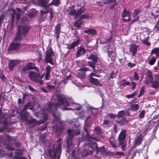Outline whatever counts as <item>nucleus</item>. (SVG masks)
I'll use <instances>...</instances> for the list:
<instances>
[{
  "instance_id": "nucleus-47",
  "label": "nucleus",
  "mask_w": 159,
  "mask_h": 159,
  "mask_svg": "<svg viewBox=\"0 0 159 159\" xmlns=\"http://www.w3.org/2000/svg\"><path fill=\"white\" fill-rule=\"evenodd\" d=\"M154 30L156 32L159 30V20L157 21V24L154 26Z\"/></svg>"
},
{
  "instance_id": "nucleus-3",
  "label": "nucleus",
  "mask_w": 159,
  "mask_h": 159,
  "mask_svg": "<svg viewBox=\"0 0 159 159\" xmlns=\"http://www.w3.org/2000/svg\"><path fill=\"white\" fill-rule=\"evenodd\" d=\"M75 6L72 5L69 7L67 10L70 15L74 16L76 17L80 16L85 11V9L84 7L82 6L80 8L76 10L75 8Z\"/></svg>"
},
{
  "instance_id": "nucleus-1",
  "label": "nucleus",
  "mask_w": 159,
  "mask_h": 159,
  "mask_svg": "<svg viewBox=\"0 0 159 159\" xmlns=\"http://www.w3.org/2000/svg\"><path fill=\"white\" fill-rule=\"evenodd\" d=\"M57 96L58 100L57 103L52 104L51 102H48L45 105L43 109V114L41 113L40 114L42 122H44L48 119V115L47 111L51 112H52L53 108L56 109L59 107H60L63 110H72L70 108H67L65 107L69 106V103L64 95L60 94H58Z\"/></svg>"
},
{
  "instance_id": "nucleus-52",
  "label": "nucleus",
  "mask_w": 159,
  "mask_h": 159,
  "mask_svg": "<svg viewBox=\"0 0 159 159\" xmlns=\"http://www.w3.org/2000/svg\"><path fill=\"white\" fill-rule=\"evenodd\" d=\"M133 17L134 19L132 21V23L138 21L139 18V17L138 16H135L133 15Z\"/></svg>"
},
{
  "instance_id": "nucleus-62",
  "label": "nucleus",
  "mask_w": 159,
  "mask_h": 159,
  "mask_svg": "<svg viewBox=\"0 0 159 159\" xmlns=\"http://www.w3.org/2000/svg\"><path fill=\"white\" fill-rule=\"evenodd\" d=\"M115 77L116 75L115 72L114 71L112 72L110 75L109 78L112 79Z\"/></svg>"
},
{
  "instance_id": "nucleus-28",
  "label": "nucleus",
  "mask_w": 159,
  "mask_h": 159,
  "mask_svg": "<svg viewBox=\"0 0 159 159\" xmlns=\"http://www.w3.org/2000/svg\"><path fill=\"white\" fill-rule=\"evenodd\" d=\"M84 32L88 34H95L96 33V31L93 29H89L84 30Z\"/></svg>"
},
{
  "instance_id": "nucleus-56",
  "label": "nucleus",
  "mask_w": 159,
  "mask_h": 159,
  "mask_svg": "<svg viewBox=\"0 0 159 159\" xmlns=\"http://www.w3.org/2000/svg\"><path fill=\"white\" fill-rule=\"evenodd\" d=\"M108 115L111 119H114L117 116L116 114H113L112 113H109L108 114Z\"/></svg>"
},
{
  "instance_id": "nucleus-21",
  "label": "nucleus",
  "mask_w": 159,
  "mask_h": 159,
  "mask_svg": "<svg viewBox=\"0 0 159 159\" xmlns=\"http://www.w3.org/2000/svg\"><path fill=\"white\" fill-rule=\"evenodd\" d=\"M89 80L91 84L96 86H101V84L97 79L94 78L93 77H89Z\"/></svg>"
},
{
  "instance_id": "nucleus-26",
  "label": "nucleus",
  "mask_w": 159,
  "mask_h": 159,
  "mask_svg": "<svg viewBox=\"0 0 159 159\" xmlns=\"http://www.w3.org/2000/svg\"><path fill=\"white\" fill-rule=\"evenodd\" d=\"M21 115V118L22 120L24 121H27L28 119V117L29 116V114L28 112L26 111L21 114V111L20 112Z\"/></svg>"
},
{
  "instance_id": "nucleus-30",
  "label": "nucleus",
  "mask_w": 159,
  "mask_h": 159,
  "mask_svg": "<svg viewBox=\"0 0 159 159\" xmlns=\"http://www.w3.org/2000/svg\"><path fill=\"white\" fill-rule=\"evenodd\" d=\"M19 26H20L21 27V30L22 29V34L23 35L25 36L29 30L28 27L26 26H23L22 27L20 25H19Z\"/></svg>"
},
{
  "instance_id": "nucleus-54",
  "label": "nucleus",
  "mask_w": 159,
  "mask_h": 159,
  "mask_svg": "<svg viewBox=\"0 0 159 159\" xmlns=\"http://www.w3.org/2000/svg\"><path fill=\"white\" fill-rule=\"evenodd\" d=\"M129 84L130 82L127 81L125 80H124L122 81V85L123 86L129 85Z\"/></svg>"
},
{
  "instance_id": "nucleus-46",
  "label": "nucleus",
  "mask_w": 159,
  "mask_h": 159,
  "mask_svg": "<svg viewBox=\"0 0 159 159\" xmlns=\"http://www.w3.org/2000/svg\"><path fill=\"white\" fill-rule=\"evenodd\" d=\"M141 10L139 9H136L134 10L133 13V15L138 16V14L140 12Z\"/></svg>"
},
{
  "instance_id": "nucleus-64",
  "label": "nucleus",
  "mask_w": 159,
  "mask_h": 159,
  "mask_svg": "<svg viewBox=\"0 0 159 159\" xmlns=\"http://www.w3.org/2000/svg\"><path fill=\"white\" fill-rule=\"evenodd\" d=\"M134 79L136 80H139V77L136 72H135L134 75Z\"/></svg>"
},
{
  "instance_id": "nucleus-41",
  "label": "nucleus",
  "mask_w": 159,
  "mask_h": 159,
  "mask_svg": "<svg viewBox=\"0 0 159 159\" xmlns=\"http://www.w3.org/2000/svg\"><path fill=\"white\" fill-rule=\"evenodd\" d=\"M21 72H22L23 73H27L28 71V70H29V69L28 68V67L27 66V65L26 66L23 67L22 69L21 68Z\"/></svg>"
},
{
  "instance_id": "nucleus-42",
  "label": "nucleus",
  "mask_w": 159,
  "mask_h": 159,
  "mask_svg": "<svg viewBox=\"0 0 159 159\" xmlns=\"http://www.w3.org/2000/svg\"><path fill=\"white\" fill-rule=\"evenodd\" d=\"M116 0H104L103 1L104 4H107L110 3H115Z\"/></svg>"
},
{
  "instance_id": "nucleus-45",
  "label": "nucleus",
  "mask_w": 159,
  "mask_h": 159,
  "mask_svg": "<svg viewBox=\"0 0 159 159\" xmlns=\"http://www.w3.org/2000/svg\"><path fill=\"white\" fill-rule=\"evenodd\" d=\"M82 24V22L79 20L77 21L74 23L75 25L78 28H80Z\"/></svg>"
},
{
  "instance_id": "nucleus-37",
  "label": "nucleus",
  "mask_w": 159,
  "mask_h": 159,
  "mask_svg": "<svg viewBox=\"0 0 159 159\" xmlns=\"http://www.w3.org/2000/svg\"><path fill=\"white\" fill-rule=\"evenodd\" d=\"M96 62H94V61H89L88 62V65L92 67L93 69V70H94V69L95 68V63Z\"/></svg>"
},
{
  "instance_id": "nucleus-59",
  "label": "nucleus",
  "mask_w": 159,
  "mask_h": 159,
  "mask_svg": "<svg viewBox=\"0 0 159 159\" xmlns=\"http://www.w3.org/2000/svg\"><path fill=\"white\" fill-rule=\"evenodd\" d=\"M46 128V126L45 125L43 127H40L38 128L37 129L38 131H41L45 130Z\"/></svg>"
},
{
  "instance_id": "nucleus-11",
  "label": "nucleus",
  "mask_w": 159,
  "mask_h": 159,
  "mask_svg": "<svg viewBox=\"0 0 159 159\" xmlns=\"http://www.w3.org/2000/svg\"><path fill=\"white\" fill-rule=\"evenodd\" d=\"M130 12L127 11L126 9H125L121 13L122 17L123 18L122 20L125 22L130 20Z\"/></svg>"
},
{
  "instance_id": "nucleus-16",
  "label": "nucleus",
  "mask_w": 159,
  "mask_h": 159,
  "mask_svg": "<svg viewBox=\"0 0 159 159\" xmlns=\"http://www.w3.org/2000/svg\"><path fill=\"white\" fill-rule=\"evenodd\" d=\"M21 27L20 26H18L17 28V31L16 36L15 39L13 40H15L16 42L19 43L22 39L21 37Z\"/></svg>"
},
{
  "instance_id": "nucleus-51",
  "label": "nucleus",
  "mask_w": 159,
  "mask_h": 159,
  "mask_svg": "<svg viewBox=\"0 0 159 159\" xmlns=\"http://www.w3.org/2000/svg\"><path fill=\"white\" fill-rule=\"evenodd\" d=\"M2 127L5 128L6 129H7L8 126V123L7 121L5 120L2 122Z\"/></svg>"
},
{
  "instance_id": "nucleus-27",
  "label": "nucleus",
  "mask_w": 159,
  "mask_h": 159,
  "mask_svg": "<svg viewBox=\"0 0 159 159\" xmlns=\"http://www.w3.org/2000/svg\"><path fill=\"white\" fill-rule=\"evenodd\" d=\"M139 107V104H133L131 105L129 109L134 111H136L138 110Z\"/></svg>"
},
{
  "instance_id": "nucleus-55",
  "label": "nucleus",
  "mask_w": 159,
  "mask_h": 159,
  "mask_svg": "<svg viewBox=\"0 0 159 159\" xmlns=\"http://www.w3.org/2000/svg\"><path fill=\"white\" fill-rule=\"evenodd\" d=\"M110 46L109 45L104 46L103 47V49L105 52H109Z\"/></svg>"
},
{
  "instance_id": "nucleus-63",
  "label": "nucleus",
  "mask_w": 159,
  "mask_h": 159,
  "mask_svg": "<svg viewBox=\"0 0 159 159\" xmlns=\"http://www.w3.org/2000/svg\"><path fill=\"white\" fill-rule=\"evenodd\" d=\"M94 131L97 134H99L100 132V130L98 127H96L94 129Z\"/></svg>"
},
{
  "instance_id": "nucleus-48",
  "label": "nucleus",
  "mask_w": 159,
  "mask_h": 159,
  "mask_svg": "<svg viewBox=\"0 0 159 159\" xmlns=\"http://www.w3.org/2000/svg\"><path fill=\"white\" fill-rule=\"evenodd\" d=\"M51 67L49 65H48L46 67V74H50Z\"/></svg>"
},
{
  "instance_id": "nucleus-12",
  "label": "nucleus",
  "mask_w": 159,
  "mask_h": 159,
  "mask_svg": "<svg viewBox=\"0 0 159 159\" xmlns=\"http://www.w3.org/2000/svg\"><path fill=\"white\" fill-rule=\"evenodd\" d=\"M139 46L135 44H131L129 48V51L132 57L134 56L137 53Z\"/></svg>"
},
{
  "instance_id": "nucleus-10",
  "label": "nucleus",
  "mask_w": 159,
  "mask_h": 159,
  "mask_svg": "<svg viewBox=\"0 0 159 159\" xmlns=\"http://www.w3.org/2000/svg\"><path fill=\"white\" fill-rule=\"evenodd\" d=\"M20 44L19 43L16 42L15 40H13L10 44L8 48L9 51H17L19 48Z\"/></svg>"
},
{
  "instance_id": "nucleus-57",
  "label": "nucleus",
  "mask_w": 159,
  "mask_h": 159,
  "mask_svg": "<svg viewBox=\"0 0 159 159\" xmlns=\"http://www.w3.org/2000/svg\"><path fill=\"white\" fill-rule=\"evenodd\" d=\"M119 60L121 64V65H123L125 63V58L119 59Z\"/></svg>"
},
{
  "instance_id": "nucleus-23",
  "label": "nucleus",
  "mask_w": 159,
  "mask_h": 159,
  "mask_svg": "<svg viewBox=\"0 0 159 159\" xmlns=\"http://www.w3.org/2000/svg\"><path fill=\"white\" fill-rule=\"evenodd\" d=\"M38 13V11L35 9H31L29 12L28 15L30 17H34L36 16Z\"/></svg>"
},
{
  "instance_id": "nucleus-20",
  "label": "nucleus",
  "mask_w": 159,
  "mask_h": 159,
  "mask_svg": "<svg viewBox=\"0 0 159 159\" xmlns=\"http://www.w3.org/2000/svg\"><path fill=\"white\" fill-rule=\"evenodd\" d=\"M85 49L83 47L80 46V47L79 49L77 51L76 56V57H78L80 56L85 54Z\"/></svg>"
},
{
  "instance_id": "nucleus-49",
  "label": "nucleus",
  "mask_w": 159,
  "mask_h": 159,
  "mask_svg": "<svg viewBox=\"0 0 159 159\" xmlns=\"http://www.w3.org/2000/svg\"><path fill=\"white\" fill-rule=\"evenodd\" d=\"M144 86H143L141 89L140 93L138 96V98H140L141 96L143 94H144L145 92V90L144 89Z\"/></svg>"
},
{
  "instance_id": "nucleus-18",
  "label": "nucleus",
  "mask_w": 159,
  "mask_h": 159,
  "mask_svg": "<svg viewBox=\"0 0 159 159\" xmlns=\"http://www.w3.org/2000/svg\"><path fill=\"white\" fill-rule=\"evenodd\" d=\"M50 9H48V10H45V11L41 10L40 11L41 14L40 17V20L41 21H43L45 20L49 11Z\"/></svg>"
},
{
  "instance_id": "nucleus-33",
  "label": "nucleus",
  "mask_w": 159,
  "mask_h": 159,
  "mask_svg": "<svg viewBox=\"0 0 159 159\" xmlns=\"http://www.w3.org/2000/svg\"><path fill=\"white\" fill-rule=\"evenodd\" d=\"M148 37H147L146 38H144V39L141 40L142 43L147 46H150L151 45L150 42L148 41Z\"/></svg>"
},
{
  "instance_id": "nucleus-4",
  "label": "nucleus",
  "mask_w": 159,
  "mask_h": 159,
  "mask_svg": "<svg viewBox=\"0 0 159 159\" xmlns=\"http://www.w3.org/2000/svg\"><path fill=\"white\" fill-rule=\"evenodd\" d=\"M38 72L35 73L33 71H31L29 73V76L30 79L33 81L39 84L40 85H43V82L42 79L44 76V75H41L38 70Z\"/></svg>"
},
{
  "instance_id": "nucleus-53",
  "label": "nucleus",
  "mask_w": 159,
  "mask_h": 159,
  "mask_svg": "<svg viewBox=\"0 0 159 159\" xmlns=\"http://www.w3.org/2000/svg\"><path fill=\"white\" fill-rule=\"evenodd\" d=\"M114 155L115 156H119L120 157H121V156H124L125 154H124L122 152H116L115 153H114Z\"/></svg>"
},
{
  "instance_id": "nucleus-22",
  "label": "nucleus",
  "mask_w": 159,
  "mask_h": 159,
  "mask_svg": "<svg viewBox=\"0 0 159 159\" xmlns=\"http://www.w3.org/2000/svg\"><path fill=\"white\" fill-rule=\"evenodd\" d=\"M79 43V40H77L76 41L73 42L71 44L67 45V48L69 49H72L74 48L78 45Z\"/></svg>"
},
{
  "instance_id": "nucleus-25",
  "label": "nucleus",
  "mask_w": 159,
  "mask_h": 159,
  "mask_svg": "<svg viewBox=\"0 0 159 159\" xmlns=\"http://www.w3.org/2000/svg\"><path fill=\"white\" fill-rule=\"evenodd\" d=\"M128 120L125 118H123L120 120H118L116 121V122L120 125H127L128 123Z\"/></svg>"
},
{
  "instance_id": "nucleus-60",
  "label": "nucleus",
  "mask_w": 159,
  "mask_h": 159,
  "mask_svg": "<svg viewBox=\"0 0 159 159\" xmlns=\"http://www.w3.org/2000/svg\"><path fill=\"white\" fill-rule=\"evenodd\" d=\"M6 148L10 151H13L15 150V148L14 147H11L10 145H7L6 146Z\"/></svg>"
},
{
  "instance_id": "nucleus-17",
  "label": "nucleus",
  "mask_w": 159,
  "mask_h": 159,
  "mask_svg": "<svg viewBox=\"0 0 159 159\" xmlns=\"http://www.w3.org/2000/svg\"><path fill=\"white\" fill-rule=\"evenodd\" d=\"M61 26L60 24H58L54 27V33L56 34V38L57 40H58L59 37V34L61 31Z\"/></svg>"
},
{
  "instance_id": "nucleus-39",
  "label": "nucleus",
  "mask_w": 159,
  "mask_h": 159,
  "mask_svg": "<svg viewBox=\"0 0 159 159\" xmlns=\"http://www.w3.org/2000/svg\"><path fill=\"white\" fill-rule=\"evenodd\" d=\"M156 61V58L155 57H152L149 61L148 63L150 65H152L155 63Z\"/></svg>"
},
{
  "instance_id": "nucleus-9",
  "label": "nucleus",
  "mask_w": 159,
  "mask_h": 159,
  "mask_svg": "<svg viewBox=\"0 0 159 159\" xmlns=\"http://www.w3.org/2000/svg\"><path fill=\"white\" fill-rule=\"evenodd\" d=\"M154 80L150 82L151 87L153 89H158L159 88V75L155 74L154 75Z\"/></svg>"
},
{
  "instance_id": "nucleus-36",
  "label": "nucleus",
  "mask_w": 159,
  "mask_h": 159,
  "mask_svg": "<svg viewBox=\"0 0 159 159\" xmlns=\"http://www.w3.org/2000/svg\"><path fill=\"white\" fill-rule=\"evenodd\" d=\"M60 2L59 0H54L51 3L49 4V6H50L52 4H53L56 6H58Z\"/></svg>"
},
{
  "instance_id": "nucleus-38",
  "label": "nucleus",
  "mask_w": 159,
  "mask_h": 159,
  "mask_svg": "<svg viewBox=\"0 0 159 159\" xmlns=\"http://www.w3.org/2000/svg\"><path fill=\"white\" fill-rule=\"evenodd\" d=\"M125 114V111H119L117 114V118L122 117Z\"/></svg>"
},
{
  "instance_id": "nucleus-6",
  "label": "nucleus",
  "mask_w": 159,
  "mask_h": 159,
  "mask_svg": "<svg viewBox=\"0 0 159 159\" xmlns=\"http://www.w3.org/2000/svg\"><path fill=\"white\" fill-rule=\"evenodd\" d=\"M126 131L125 130H122L121 131L118 136V140L119 144L121 146L122 150L124 151L126 145L125 143Z\"/></svg>"
},
{
  "instance_id": "nucleus-8",
  "label": "nucleus",
  "mask_w": 159,
  "mask_h": 159,
  "mask_svg": "<svg viewBox=\"0 0 159 159\" xmlns=\"http://www.w3.org/2000/svg\"><path fill=\"white\" fill-rule=\"evenodd\" d=\"M46 55L45 56V62L46 63H49L53 65V61L52 56L53 54V52L51 49H48L46 52Z\"/></svg>"
},
{
  "instance_id": "nucleus-29",
  "label": "nucleus",
  "mask_w": 159,
  "mask_h": 159,
  "mask_svg": "<svg viewBox=\"0 0 159 159\" xmlns=\"http://www.w3.org/2000/svg\"><path fill=\"white\" fill-rule=\"evenodd\" d=\"M152 54H155L157 57H159V48H155L153 49L151 52Z\"/></svg>"
},
{
  "instance_id": "nucleus-13",
  "label": "nucleus",
  "mask_w": 159,
  "mask_h": 159,
  "mask_svg": "<svg viewBox=\"0 0 159 159\" xmlns=\"http://www.w3.org/2000/svg\"><path fill=\"white\" fill-rule=\"evenodd\" d=\"M79 70L80 72L78 73L77 76L80 79H84L85 77V72L88 70V68L85 67H83L79 69Z\"/></svg>"
},
{
  "instance_id": "nucleus-24",
  "label": "nucleus",
  "mask_w": 159,
  "mask_h": 159,
  "mask_svg": "<svg viewBox=\"0 0 159 159\" xmlns=\"http://www.w3.org/2000/svg\"><path fill=\"white\" fill-rule=\"evenodd\" d=\"M108 55L111 61L115 60L116 54L113 51H109L108 52Z\"/></svg>"
},
{
  "instance_id": "nucleus-43",
  "label": "nucleus",
  "mask_w": 159,
  "mask_h": 159,
  "mask_svg": "<svg viewBox=\"0 0 159 159\" xmlns=\"http://www.w3.org/2000/svg\"><path fill=\"white\" fill-rule=\"evenodd\" d=\"M145 111L144 110H142L140 111L139 114V117L141 119H143L144 117V115L145 114Z\"/></svg>"
},
{
  "instance_id": "nucleus-40",
  "label": "nucleus",
  "mask_w": 159,
  "mask_h": 159,
  "mask_svg": "<svg viewBox=\"0 0 159 159\" xmlns=\"http://www.w3.org/2000/svg\"><path fill=\"white\" fill-rule=\"evenodd\" d=\"M13 13L11 14V20L12 22H13L15 17L16 11L14 9H13L12 10Z\"/></svg>"
},
{
  "instance_id": "nucleus-35",
  "label": "nucleus",
  "mask_w": 159,
  "mask_h": 159,
  "mask_svg": "<svg viewBox=\"0 0 159 159\" xmlns=\"http://www.w3.org/2000/svg\"><path fill=\"white\" fill-rule=\"evenodd\" d=\"M31 105V104L30 103L28 102L26 104H25L23 108V109L21 111V113L22 114L24 111H25L26 110L28 109L29 107H30V106Z\"/></svg>"
},
{
  "instance_id": "nucleus-15",
  "label": "nucleus",
  "mask_w": 159,
  "mask_h": 159,
  "mask_svg": "<svg viewBox=\"0 0 159 159\" xmlns=\"http://www.w3.org/2000/svg\"><path fill=\"white\" fill-rule=\"evenodd\" d=\"M19 61L18 60H10L8 64L9 68L10 70L11 71L13 70L14 67L17 66L19 63Z\"/></svg>"
},
{
  "instance_id": "nucleus-58",
  "label": "nucleus",
  "mask_w": 159,
  "mask_h": 159,
  "mask_svg": "<svg viewBox=\"0 0 159 159\" xmlns=\"http://www.w3.org/2000/svg\"><path fill=\"white\" fill-rule=\"evenodd\" d=\"M84 131L86 133V134L85 135L86 137L88 139H90L91 137L88 134V132L87 129L85 127H84Z\"/></svg>"
},
{
  "instance_id": "nucleus-34",
  "label": "nucleus",
  "mask_w": 159,
  "mask_h": 159,
  "mask_svg": "<svg viewBox=\"0 0 159 159\" xmlns=\"http://www.w3.org/2000/svg\"><path fill=\"white\" fill-rule=\"evenodd\" d=\"M109 141L110 143L111 144L112 147L114 148H116V146L115 143V141L114 140V138L113 136H111L110 137L109 139Z\"/></svg>"
},
{
  "instance_id": "nucleus-61",
  "label": "nucleus",
  "mask_w": 159,
  "mask_h": 159,
  "mask_svg": "<svg viewBox=\"0 0 159 159\" xmlns=\"http://www.w3.org/2000/svg\"><path fill=\"white\" fill-rule=\"evenodd\" d=\"M0 78L2 80H4L6 79V77L2 73H0Z\"/></svg>"
},
{
  "instance_id": "nucleus-14",
  "label": "nucleus",
  "mask_w": 159,
  "mask_h": 159,
  "mask_svg": "<svg viewBox=\"0 0 159 159\" xmlns=\"http://www.w3.org/2000/svg\"><path fill=\"white\" fill-rule=\"evenodd\" d=\"M146 76L148 78L144 81V83L147 85L149 84L150 82L153 80V77L152 72L150 70H148L147 71Z\"/></svg>"
},
{
  "instance_id": "nucleus-19",
  "label": "nucleus",
  "mask_w": 159,
  "mask_h": 159,
  "mask_svg": "<svg viewBox=\"0 0 159 159\" xmlns=\"http://www.w3.org/2000/svg\"><path fill=\"white\" fill-rule=\"evenodd\" d=\"M143 139V137L141 134L135 137L134 140V142L135 145H140Z\"/></svg>"
},
{
  "instance_id": "nucleus-32",
  "label": "nucleus",
  "mask_w": 159,
  "mask_h": 159,
  "mask_svg": "<svg viewBox=\"0 0 159 159\" xmlns=\"http://www.w3.org/2000/svg\"><path fill=\"white\" fill-rule=\"evenodd\" d=\"M27 66L29 70L34 69H35V65L32 62H29L27 64Z\"/></svg>"
},
{
  "instance_id": "nucleus-5",
  "label": "nucleus",
  "mask_w": 159,
  "mask_h": 159,
  "mask_svg": "<svg viewBox=\"0 0 159 159\" xmlns=\"http://www.w3.org/2000/svg\"><path fill=\"white\" fill-rule=\"evenodd\" d=\"M80 130H75L74 129H69L67 130L68 136L67 139V145L70 146L71 144L72 141L74 136L80 134Z\"/></svg>"
},
{
  "instance_id": "nucleus-2",
  "label": "nucleus",
  "mask_w": 159,
  "mask_h": 159,
  "mask_svg": "<svg viewBox=\"0 0 159 159\" xmlns=\"http://www.w3.org/2000/svg\"><path fill=\"white\" fill-rule=\"evenodd\" d=\"M88 146L89 147L88 150H85L83 152V154L84 156L92 154L94 150L93 147L95 148L97 153L99 152L102 153L105 151V147L104 146L98 148L97 143L95 142L93 143L92 144L90 143H88Z\"/></svg>"
},
{
  "instance_id": "nucleus-7",
  "label": "nucleus",
  "mask_w": 159,
  "mask_h": 159,
  "mask_svg": "<svg viewBox=\"0 0 159 159\" xmlns=\"http://www.w3.org/2000/svg\"><path fill=\"white\" fill-rule=\"evenodd\" d=\"M32 2L34 4L42 7L45 10L50 9L49 7V4L48 0H38L35 2V0H32Z\"/></svg>"
},
{
  "instance_id": "nucleus-44",
  "label": "nucleus",
  "mask_w": 159,
  "mask_h": 159,
  "mask_svg": "<svg viewBox=\"0 0 159 159\" xmlns=\"http://www.w3.org/2000/svg\"><path fill=\"white\" fill-rule=\"evenodd\" d=\"M89 18V14L88 13H86L83 14L80 16V18L81 19H88Z\"/></svg>"
},
{
  "instance_id": "nucleus-31",
  "label": "nucleus",
  "mask_w": 159,
  "mask_h": 159,
  "mask_svg": "<svg viewBox=\"0 0 159 159\" xmlns=\"http://www.w3.org/2000/svg\"><path fill=\"white\" fill-rule=\"evenodd\" d=\"M88 58L89 59L92 60V61L96 62L98 61V59L95 55L92 54H91L90 56L88 57Z\"/></svg>"
},
{
  "instance_id": "nucleus-50",
  "label": "nucleus",
  "mask_w": 159,
  "mask_h": 159,
  "mask_svg": "<svg viewBox=\"0 0 159 159\" xmlns=\"http://www.w3.org/2000/svg\"><path fill=\"white\" fill-rule=\"evenodd\" d=\"M7 139L10 142V143H11L12 141H13L14 142L15 141V139L14 138L10 136H7Z\"/></svg>"
}]
</instances>
